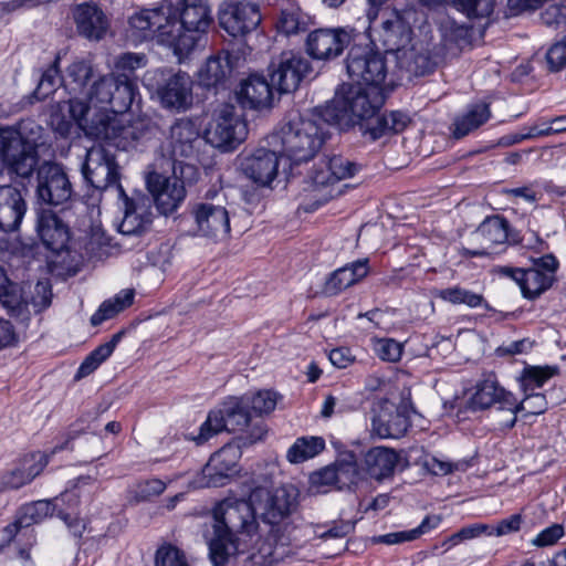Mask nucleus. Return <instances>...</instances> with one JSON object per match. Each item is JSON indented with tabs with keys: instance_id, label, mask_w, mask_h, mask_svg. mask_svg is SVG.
<instances>
[{
	"instance_id": "nucleus-1",
	"label": "nucleus",
	"mask_w": 566,
	"mask_h": 566,
	"mask_svg": "<svg viewBox=\"0 0 566 566\" xmlns=\"http://www.w3.org/2000/svg\"><path fill=\"white\" fill-rule=\"evenodd\" d=\"M211 22L210 9L206 3L182 4L177 19L172 6L163 2L129 18V36L135 43L155 40L170 49L181 61L201 44Z\"/></svg>"
},
{
	"instance_id": "nucleus-2",
	"label": "nucleus",
	"mask_w": 566,
	"mask_h": 566,
	"mask_svg": "<svg viewBox=\"0 0 566 566\" xmlns=\"http://www.w3.org/2000/svg\"><path fill=\"white\" fill-rule=\"evenodd\" d=\"M211 527L208 546L212 566H234L242 553L238 534L252 535L258 530L255 509L245 500L224 499L212 511Z\"/></svg>"
},
{
	"instance_id": "nucleus-3",
	"label": "nucleus",
	"mask_w": 566,
	"mask_h": 566,
	"mask_svg": "<svg viewBox=\"0 0 566 566\" xmlns=\"http://www.w3.org/2000/svg\"><path fill=\"white\" fill-rule=\"evenodd\" d=\"M384 102V88L343 84L326 106L324 118L340 130L359 127L366 118L379 112Z\"/></svg>"
},
{
	"instance_id": "nucleus-4",
	"label": "nucleus",
	"mask_w": 566,
	"mask_h": 566,
	"mask_svg": "<svg viewBox=\"0 0 566 566\" xmlns=\"http://www.w3.org/2000/svg\"><path fill=\"white\" fill-rule=\"evenodd\" d=\"M156 130V125L145 116L96 112L90 136L105 140L117 149L128 150L149 140Z\"/></svg>"
},
{
	"instance_id": "nucleus-5",
	"label": "nucleus",
	"mask_w": 566,
	"mask_h": 566,
	"mask_svg": "<svg viewBox=\"0 0 566 566\" xmlns=\"http://www.w3.org/2000/svg\"><path fill=\"white\" fill-rule=\"evenodd\" d=\"M277 138L282 145V154L294 164L312 159L325 140L321 123L305 117L298 112H291L283 123Z\"/></svg>"
},
{
	"instance_id": "nucleus-6",
	"label": "nucleus",
	"mask_w": 566,
	"mask_h": 566,
	"mask_svg": "<svg viewBox=\"0 0 566 566\" xmlns=\"http://www.w3.org/2000/svg\"><path fill=\"white\" fill-rule=\"evenodd\" d=\"M280 398L273 390L228 397L208 413L202 424H249L253 419L274 411Z\"/></svg>"
},
{
	"instance_id": "nucleus-7",
	"label": "nucleus",
	"mask_w": 566,
	"mask_h": 566,
	"mask_svg": "<svg viewBox=\"0 0 566 566\" xmlns=\"http://www.w3.org/2000/svg\"><path fill=\"white\" fill-rule=\"evenodd\" d=\"M558 261L552 254L534 259L530 268L497 266L494 271L513 280L524 297L533 300L547 291L556 279Z\"/></svg>"
},
{
	"instance_id": "nucleus-8",
	"label": "nucleus",
	"mask_w": 566,
	"mask_h": 566,
	"mask_svg": "<svg viewBox=\"0 0 566 566\" xmlns=\"http://www.w3.org/2000/svg\"><path fill=\"white\" fill-rule=\"evenodd\" d=\"M137 94V84L127 74L111 73L95 81L88 92L92 103L101 105L99 112L125 113Z\"/></svg>"
},
{
	"instance_id": "nucleus-9",
	"label": "nucleus",
	"mask_w": 566,
	"mask_h": 566,
	"mask_svg": "<svg viewBox=\"0 0 566 566\" xmlns=\"http://www.w3.org/2000/svg\"><path fill=\"white\" fill-rule=\"evenodd\" d=\"M346 70L355 85L384 88L388 69L385 56L367 45H353L346 57Z\"/></svg>"
},
{
	"instance_id": "nucleus-10",
	"label": "nucleus",
	"mask_w": 566,
	"mask_h": 566,
	"mask_svg": "<svg viewBox=\"0 0 566 566\" xmlns=\"http://www.w3.org/2000/svg\"><path fill=\"white\" fill-rule=\"evenodd\" d=\"M247 124L232 104H222L213 113L206 129V139L213 147H235L247 136Z\"/></svg>"
},
{
	"instance_id": "nucleus-11",
	"label": "nucleus",
	"mask_w": 566,
	"mask_h": 566,
	"mask_svg": "<svg viewBox=\"0 0 566 566\" xmlns=\"http://www.w3.org/2000/svg\"><path fill=\"white\" fill-rule=\"evenodd\" d=\"M0 153L3 163L20 177H29L38 165L36 144L11 128L0 129Z\"/></svg>"
},
{
	"instance_id": "nucleus-12",
	"label": "nucleus",
	"mask_w": 566,
	"mask_h": 566,
	"mask_svg": "<svg viewBox=\"0 0 566 566\" xmlns=\"http://www.w3.org/2000/svg\"><path fill=\"white\" fill-rule=\"evenodd\" d=\"M82 172L94 188L104 190L114 187L120 196H125L119 184L118 165L115 161V156L102 145H94L86 150Z\"/></svg>"
},
{
	"instance_id": "nucleus-13",
	"label": "nucleus",
	"mask_w": 566,
	"mask_h": 566,
	"mask_svg": "<svg viewBox=\"0 0 566 566\" xmlns=\"http://www.w3.org/2000/svg\"><path fill=\"white\" fill-rule=\"evenodd\" d=\"M473 239L481 247L479 249L463 248V255L470 258L491 256L503 252L509 242H517V239L510 233L509 221L499 214L485 218L473 233Z\"/></svg>"
},
{
	"instance_id": "nucleus-14",
	"label": "nucleus",
	"mask_w": 566,
	"mask_h": 566,
	"mask_svg": "<svg viewBox=\"0 0 566 566\" xmlns=\"http://www.w3.org/2000/svg\"><path fill=\"white\" fill-rule=\"evenodd\" d=\"M470 403L473 410L493 408L492 412L503 413L504 424H515L517 421L514 416L516 398L501 387L494 376H489L476 385Z\"/></svg>"
},
{
	"instance_id": "nucleus-15",
	"label": "nucleus",
	"mask_w": 566,
	"mask_h": 566,
	"mask_svg": "<svg viewBox=\"0 0 566 566\" xmlns=\"http://www.w3.org/2000/svg\"><path fill=\"white\" fill-rule=\"evenodd\" d=\"M310 71V61L301 52L284 51L270 65L271 83L280 93H291Z\"/></svg>"
},
{
	"instance_id": "nucleus-16",
	"label": "nucleus",
	"mask_w": 566,
	"mask_h": 566,
	"mask_svg": "<svg viewBox=\"0 0 566 566\" xmlns=\"http://www.w3.org/2000/svg\"><path fill=\"white\" fill-rule=\"evenodd\" d=\"M218 22L229 35L243 36L261 22L259 7L242 1H223L218 9Z\"/></svg>"
},
{
	"instance_id": "nucleus-17",
	"label": "nucleus",
	"mask_w": 566,
	"mask_h": 566,
	"mask_svg": "<svg viewBox=\"0 0 566 566\" xmlns=\"http://www.w3.org/2000/svg\"><path fill=\"white\" fill-rule=\"evenodd\" d=\"M36 195L39 200L50 206L64 205L72 198V184L60 165L45 163L40 166Z\"/></svg>"
},
{
	"instance_id": "nucleus-18",
	"label": "nucleus",
	"mask_w": 566,
	"mask_h": 566,
	"mask_svg": "<svg viewBox=\"0 0 566 566\" xmlns=\"http://www.w3.org/2000/svg\"><path fill=\"white\" fill-rule=\"evenodd\" d=\"M90 105L76 97L56 104L50 116V124L55 133L62 137L71 135L74 126L90 136L93 117L87 118Z\"/></svg>"
},
{
	"instance_id": "nucleus-19",
	"label": "nucleus",
	"mask_w": 566,
	"mask_h": 566,
	"mask_svg": "<svg viewBox=\"0 0 566 566\" xmlns=\"http://www.w3.org/2000/svg\"><path fill=\"white\" fill-rule=\"evenodd\" d=\"M371 424H412L423 420L411 401L410 390L401 392L398 406L387 398H379L371 406Z\"/></svg>"
},
{
	"instance_id": "nucleus-20",
	"label": "nucleus",
	"mask_w": 566,
	"mask_h": 566,
	"mask_svg": "<svg viewBox=\"0 0 566 566\" xmlns=\"http://www.w3.org/2000/svg\"><path fill=\"white\" fill-rule=\"evenodd\" d=\"M147 188L154 197L158 211L165 216L175 212L186 198L184 181L176 176L165 177L151 172L147 177Z\"/></svg>"
},
{
	"instance_id": "nucleus-21",
	"label": "nucleus",
	"mask_w": 566,
	"mask_h": 566,
	"mask_svg": "<svg viewBox=\"0 0 566 566\" xmlns=\"http://www.w3.org/2000/svg\"><path fill=\"white\" fill-rule=\"evenodd\" d=\"M265 495L259 510L264 522L275 525L287 517L296 507L297 490L293 485H283L272 492L259 490L252 497Z\"/></svg>"
},
{
	"instance_id": "nucleus-22",
	"label": "nucleus",
	"mask_w": 566,
	"mask_h": 566,
	"mask_svg": "<svg viewBox=\"0 0 566 566\" xmlns=\"http://www.w3.org/2000/svg\"><path fill=\"white\" fill-rule=\"evenodd\" d=\"M191 214L195 219L197 233L201 237L222 240L230 232L229 212L220 203H198L193 207Z\"/></svg>"
},
{
	"instance_id": "nucleus-23",
	"label": "nucleus",
	"mask_w": 566,
	"mask_h": 566,
	"mask_svg": "<svg viewBox=\"0 0 566 566\" xmlns=\"http://www.w3.org/2000/svg\"><path fill=\"white\" fill-rule=\"evenodd\" d=\"M237 55L229 51H219L210 55L198 71V82L206 88H226L230 82Z\"/></svg>"
},
{
	"instance_id": "nucleus-24",
	"label": "nucleus",
	"mask_w": 566,
	"mask_h": 566,
	"mask_svg": "<svg viewBox=\"0 0 566 566\" xmlns=\"http://www.w3.org/2000/svg\"><path fill=\"white\" fill-rule=\"evenodd\" d=\"M349 44V35L343 30L319 29L307 36L306 46L311 56L329 60L338 56Z\"/></svg>"
},
{
	"instance_id": "nucleus-25",
	"label": "nucleus",
	"mask_w": 566,
	"mask_h": 566,
	"mask_svg": "<svg viewBox=\"0 0 566 566\" xmlns=\"http://www.w3.org/2000/svg\"><path fill=\"white\" fill-rule=\"evenodd\" d=\"M158 96L164 107L186 111L192 103V80L186 72L170 75L158 87Z\"/></svg>"
},
{
	"instance_id": "nucleus-26",
	"label": "nucleus",
	"mask_w": 566,
	"mask_h": 566,
	"mask_svg": "<svg viewBox=\"0 0 566 566\" xmlns=\"http://www.w3.org/2000/svg\"><path fill=\"white\" fill-rule=\"evenodd\" d=\"M241 168L253 182L268 186L277 175L279 157L273 150L260 148L242 160Z\"/></svg>"
},
{
	"instance_id": "nucleus-27",
	"label": "nucleus",
	"mask_w": 566,
	"mask_h": 566,
	"mask_svg": "<svg viewBox=\"0 0 566 566\" xmlns=\"http://www.w3.org/2000/svg\"><path fill=\"white\" fill-rule=\"evenodd\" d=\"M272 85L263 75L252 74L243 80L237 91V98L242 107L263 109L272 106Z\"/></svg>"
},
{
	"instance_id": "nucleus-28",
	"label": "nucleus",
	"mask_w": 566,
	"mask_h": 566,
	"mask_svg": "<svg viewBox=\"0 0 566 566\" xmlns=\"http://www.w3.org/2000/svg\"><path fill=\"white\" fill-rule=\"evenodd\" d=\"M238 454L230 446L222 447L214 452L202 469L206 485L218 488L226 484L227 480L235 472Z\"/></svg>"
},
{
	"instance_id": "nucleus-29",
	"label": "nucleus",
	"mask_w": 566,
	"mask_h": 566,
	"mask_svg": "<svg viewBox=\"0 0 566 566\" xmlns=\"http://www.w3.org/2000/svg\"><path fill=\"white\" fill-rule=\"evenodd\" d=\"M369 273L367 258L348 263L332 272L325 281L324 293L333 296L361 281Z\"/></svg>"
},
{
	"instance_id": "nucleus-30",
	"label": "nucleus",
	"mask_w": 566,
	"mask_h": 566,
	"mask_svg": "<svg viewBox=\"0 0 566 566\" xmlns=\"http://www.w3.org/2000/svg\"><path fill=\"white\" fill-rule=\"evenodd\" d=\"M74 20L78 33L88 40L98 41L108 30V20L96 4H78L74 10Z\"/></svg>"
},
{
	"instance_id": "nucleus-31",
	"label": "nucleus",
	"mask_w": 566,
	"mask_h": 566,
	"mask_svg": "<svg viewBox=\"0 0 566 566\" xmlns=\"http://www.w3.org/2000/svg\"><path fill=\"white\" fill-rule=\"evenodd\" d=\"M25 209V202L15 188L0 186V231L11 232L17 230Z\"/></svg>"
},
{
	"instance_id": "nucleus-32",
	"label": "nucleus",
	"mask_w": 566,
	"mask_h": 566,
	"mask_svg": "<svg viewBox=\"0 0 566 566\" xmlns=\"http://www.w3.org/2000/svg\"><path fill=\"white\" fill-rule=\"evenodd\" d=\"M409 120L408 115L399 111L388 114H379L377 112L375 115L366 118L358 128L363 135H368L373 140H376L385 135L402 132Z\"/></svg>"
},
{
	"instance_id": "nucleus-33",
	"label": "nucleus",
	"mask_w": 566,
	"mask_h": 566,
	"mask_svg": "<svg viewBox=\"0 0 566 566\" xmlns=\"http://www.w3.org/2000/svg\"><path fill=\"white\" fill-rule=\"evenodd\" d=\"M36 230L49 250L59 253L66 248L70 239L69 229L51 211H43L39 216Z\"/></svg>"
},
{
	"instance_id": "nucleus-34",
	"label": "nucleus",
	"mask_w": 566,
	"mask_h": 566,
	"mask_svg": "<svg viewBox=\"0 0 566 566\" xmlns=\"http://www.w3.org/2000/svg\"><path fill=\"white\" fill-rule=\"evenodd\" d=\"M359 170V166L343 157L333 156L315 169L311 179L315 186H326L338 180L352 178Z\"/></svg>"
},
{
	"instance_id": "nucleus-35",
	"label": "nucleus",
	"mask_w": 566,
	"mask_h": 566,
	"mask_svg": "<svg viewBox=\"0 0 566 566\" xmlns=\"http://www.w3.org/2000/svg\"><path fill=\"white\" fill-rule=\"evenodd\" d=\"M198 137L199 132L191 120L178 119L170 127L169 147L172 158L178 160L190 156Z\"/></svg>"
},
{
	"instance_id": "nucleus-36",
	"label": "nucleus",
	"mask_w": 566,
	"mask_h": 566,
	"mask_svg": "<svg viewBox=\"0 0 566 566\" xmlns=\"http://www.w3.org/2000/svg\"><path fill=\"white\" fill-rule=\"evenodd\" d=\"M398 459L392 449L376 447L365 454L364 463L368 475L380 481L394 474Z\"/></svg>"
},
{
	"instance_id": "nucleus-37",
	"label": "nucleus",
	"mask_w": 566,
	"mask_h": 566,
	"mask_svg": "<svg viewBox=\"0 0 566 566\" xmlns=\"http://www.w3.org/2000/svg\"><path fill=\"white\" fill-rule=\"evenodd\" d=\"M410 27L397 12H392L381 23L380 38L388 51L400 52L401 48L410 41Z\"/></svg>"
},
{
	"instance_id": "nucleus-38",
	"label": "nucleus",
	"mask_w": 566,
	"mask_h": 566,
	"mask_svg": "<svg viewBox=\"0 0 566 566\" xmlns=\"http://www.w3.org/2000/svg\"><path fill=\"white\" fill-rule=\"evenodd\" d=\"M442 521L440 515H427L422 522L415 528L408 531H399L373 537V542L377 544L397 545L406 542H412L422 535L437 528Z\"/></svg>"
},
{
	"instance_id": "nucleus-39",
	"label": "nucleus",
	"mask_w": 566,
	"mask_h": 566,
	"mask_svg": "<svg viewBox=\"0 0 566 566\" xmlns=\"http://www.w3.org/2000/svg\"><path fill=\"white\" fill-rule=\"evenodd\" d=\"M490 117L491 111L489 104L480 102L470 105L467 112L454 120L453 136L459 139L469 135L486 123Z\"/></svg>"
},
{
	"instance_id": "nucleus-40",
	"label": "nucleus",
	"mask_w": 566,
	"mask_h": 566,
	"mask_svg": "<svg viewBox=\"0 0 566 566\" xmlns=\"http://www.w3.org/2000/svg\"><path fill=\"white\" fill-rule=\"evenodd\" d=\"M149 222L145 200L133 201L125 196V214L119 224V231L127 235L138 234Z\"/></svg>"
},
{
	"instance_id": "nucleus-41",
	"label": "nucleus",
	"mask_w": 566,
	"mask_h": 566,
	"mask_svg": "<svg viewBox=\"0 0 566 566\" xmlns=\"http://www.w3.org/2000/svg\"><path fill=\"white\" fill-rule=\"evenodd\" d=\"M290 554L291 548L280 541L276 535L270 534L262 541L256 553L251 555V559L259 566H270L284 560Z\"/></svg>"
},
{
	"instance_id": "nucleus-42",
	"label": "nucleus",
	"mask_w": 566,
	"mask_h": 566,
	"mask_svg": "<svg viewBox=\"0 0 566 566\" xmlns=\"http://www.w3.org/2000/svg\"><path fill=\"white\" fill-rule=\"evenodd\" d=\"M133 290H122L113 298L104 301L98 310L92 315L91 324L97 326L104 321L111 319L118 313L127 308L133 304L134 301Z\"/></svg>"
},
{
	"instance_id": "nucleus-43",
	"label": "nucleus",
	"mask_w": 566,
	"mask_h": 566,
	"mask_svg": "<svg viewBox=\"0 0 566 566\" xmlns=\"http://www.w3.org/2000/svg\"><path fill=\"white\" fill-rule=\"evenodd\" d=\"M0 302L12 315H20L28 306L22 300L19 285L9 280L2 266H0Z\"/></svg>"
},
{
	"instance_id": "nucleus-44",
	"label": "nucleus",
	"mask_w": 566,
	"mask_h": 566,
	"mask_svg": "<svg viewBox=\"0 0 566 566\" xmlns=\"http://www.w3.org/2000/svg\"><path fill=\"white\" fill-rule=\"evenodd\" d=\"M325 448V442L319 437H301L290 447L286 458L291 463H301L314 458Z\"/></svg>"
},
{
	"instance_id": "nucleus-45",
	"label": "nucleus",
	"mask_w": 566,
	"mask_h": 566,
	"mask_svg": "<svg viewBox=\"0 0 566 566\" xmlns=\"http://www.w3.org/2000/svg\"><path fill=\"white\" fill-rule=\"evenodd\" d=\"M93 69L85 61H75L66 70L63 77V85L70 93H82L92 77Z\"/></svg>"
},
{
	"instance_id": "nucleus-46",
	"label": "nucleus",
	"mask_w": 566,
	"mask_h": 566,
	"mask_svg": "<svg viewBox=\"0 0 566 566\" xmlns=\"http://www.w3.org/2000/svg\"><path fill=\"white\" fill-rule=\"evenodd\" d=\"M54 505L51 501L41 500L23 505L18 514V523L29 528L33 524L42 522L48 516L53 515Z\"/></svg>"
},
{
	"instance_id": "nucleus-47",
	"label": "nucleus",
	"mask_w": 566,
	"mask_h": 566,
	"mask_svg": "<svg viewBox=\"0 0 566 566\" xmlns=\"http://www.w3.org/2000/svg\"><path fill=\"white\" fill-rule=\"evenodd\" d=\"M558 373L557 367L553 366H528L525 367L521 377L520 385L525 394L533 392L541 388L548 379Z\"/></svg>"
},
{
	"instance_id": "nucleus-48",
	"label": "nucleus",
	"mask_w": 566,
	"mask_h": 566,
	"mask_svg": "<svg viewBox=\"0 0 566 566\" xmlns=\"http://www.w3.org/2000/svg\"><path fill=\"white\" fill-rule=\"evenodd\" d=\"M307 27V17L296 6H289L281 10L276 22L280 32L291 35L305 31Z\"/></svg>"
},
{
	"instance_id": "nucleus-49",
	"label": "nucleus",
	"mask_w": 566,
	"mask_h": 566,
	"mask_svg": "<svg viewBox=\"0 0 566 566\" xmlns=\"http://www.w3.org/2000/svg\"><path fill=\"white\" fill-rule=\"evenodd\" d=\"M398 59L401 66L416 76H422L430 73L434 66L428 54L416 52L412 49L403 51Z\"/></svg>"
},
{
	"instance_id": "nucleus-50",
	"label": "nucleus",
	"mask_w": 566,
	"mask_h": 566,
	"mask_svg": "<svg viewBox=\"0 0 566 566\" xmlns=\"http://www.w3.org/2000/svg\"><path fill=\"white\" fill-rule=\"evenodd\" d=\"M335 473L337 474V489L343 490L356 484L360 479L356 461L353 454L336 461L334 464Z\"/></svg>"
},
{
	"instance_id": "nucleus-51",
	"label": "nucleus",
	"mask_w": 566,
	"mask_h": 566,
	"mask_svg": "<svg viewBox=\"0 0 566 566\" xmlns=\"http://www.w3.org/2000/svg\"><path fill=\"white\" fill-rule=\"evenodd\" d=\"M547 408V401L542 394L527 392L526 397L520 403L516 402L514 408V416L517 421H527L531 416H538Z\"/></svg>"
},
{
	"instance_id": "nucleus-52",
	"label": "nucleus",
	"mask_w": 566,
	"mask_h": 566,
	"mask_svg": "<svg viewBox=\"0 0 566 566\" xmlns=\"http://www.w3.org/2000/svg\"><path fill=\"white\" fill-rule=\"evenodd\" d=\"M451 3L470 19L486 18L494 8V0H451Z\"/></svg>"
},
{
	"instance_id": "nucleus-53",
	"label": "nucleus",
	"mask_w": 566,
	"mask_h": 566,
	"mask_svg": "<svg viewBox=\"0 0 566 566\" xmlns=\"http://www.w3.org/2000/svg\"><path fill=\"white\" fill-rule=\"evenodd\" d=\"M63 83V77L60 75V69H59V57L55 59V61L50 65L44 73L42 74V77L38 84V87L34 91V95L38 99H44L50 94H52L57 83Z\"/></svg>"
},
{
	"instance_id": "nucleus-54",
	"label": "nucleus",
	"mask_w": 566,
	"mask_h": 566,
	"mask_svg": "<svg viewBox=\"0 0 566 566\" xmlns=\"http://www.w3.org/2000/svg\"><path fill=\"white\" fill-rule=\"evenodd\" d=\"M155 565L189 566L185 553L171 544L163 545L157 549Z\"/></svg>"
},
{
	"instance_id": "nucleus-55",
	"label": "nucleus",
	"mask_w": 566,
	"mask_h": 566,
	"mask_svg": "<svg viewBox=\"0 0 566 566\" xmlns=\"http://www.w3.org/2000/svg\"><path fill=\"white\" fill-rule=\"evenodd\" d=\"M469 467V462H449L440 460L436 457L426 458L423 461V468L433 475H447L453 471H465Z\"/></svg>"
},
{
	"instance_id": "nucleus-56",
	"label": "nucleus",
	"mask_w": 566,
	"mask_h": 566,
	"mask_svg": "<svg viewBox=\"0 0 566 566\" xmlns=\"http://www.w3.org/2000/svg\"><path fill=\"white\" fill-rule=\"evenodd\" d=\"M145 54L127 52L119 55L115 62V74H127L130 77L136 70L146 65Z\"/></svg>"
},
{
	"instance_id": "nucleus-57",
	"label": "nucleus",
	"mask_w": 566,
	"mask_h": 566,
	"mask_svg": "<svg viewBox=\"0 0 566 566\" xmlns=\"http://www.w3.org/2000/svg\"><path fill=\"white\" fill-rule=\"evenodd\" d=\"M376 355L386 361H397L402 354L400 343L391 338L377 339L374 344Z\"/></svg>"
},
{
	"instance_id": "nucleus-58",
	"label": "nucleus",
	"mask_w": 566,
	"mask_h": 566,
	"mask_svg": "<svg viewBox=\"0 0 566 566\" xmlns=\"http://www.w3.org/2000/svg\"><path fill=\"white\" fill-rule=\"evenodd\" d=\"M52 286L49 280L39 281L31 297V305L36 313L48 308L52 302Z\"/></svg>"
},
{
	"instance_id": "nucleus-59",
	"label": "nucleus",
	"mask_w": 566,
	"mask_h": 566,
	"mask_svg": "<svg viewBox=\"0 0 566 566\" xmlns=\"http://www.w3.org/2000/svg\"><path fill=\"white\" fill-rule=\"evenodd\" d=\"M49 459L45 453L35 452L25 455L20 467L24 471V473L28 475L30 481L35 479L48 465Z\"/></svg>"
},
{
	"instance_id": "nucleus-60",
	"label": "nucleus",
	"mask_w": 566,
	"mask_h": 566,
	"mask_svg": "<svg viewBox=\"0 0 566 566\" xmlns=\"http://www.w3.org/2000/svg\"><path fill=\"white\" fill-rule=\"evenodd\" d=\"M565 534L562 524H553L539 532L532 541L536 547H548L555 545Z\"/></svg>"
},
{
	"instance_id": "nucleus-61",
	"label": "nucleus",
	"mask_w": 566,
	"mask_h": 566,
	"mask_svg": "<svg viewBox=\"0 0 566 566\" xmlns=\"http://www.w3.org/2000/svg\"><path fill=\"white\" fill-rule=\"evenodd\" d=\"M227 427H187L184 433L186 440L192 441L196 446H202L211 438L219 434Z\"/></svg>"
},
{
	"instance_id": "nucleus-62",
	"label": "nucleus",
	"mask_w": 566,
	"mask_h": 566,
	"mask_svg": "<svg viewBox=\"0 0 566 566\" xmlns=\"http://www.w3.org/2000/svg\"><path fill=\"white\" fill-rule=\"evenodd\" d=\"M30 482L22 468L18 467L1 475L0 491L18 490Z\"/></svg>"
},
{
	"instance_id": "nucleus-63",
	"label": "nucleus",
	"mask_w": 566,
	"mask_h": 566,
	"mask_svg": "<svg viewBox=\"0 0 566 566\" xmlns=\"http://www.w3.org/2000/svg\"><path fill=\"white\" fill-rule=\"evenodd\" d=\"M311 483L318 492H325V490H322L323 488H337V474L335 473L334 465L325 467L319 471L312 473Z\"/></svg>"
},
{
	"instance_id": "nucleus-64",
	"label": "nucleus",
	"mask_w": 566,
	"mask_h": 566,
	"mask_svg": "<svg viewBox=\"0 0 566 566\" xmlns=\"http://www.w3.org/2000/svg\"><path fill=\"white\" fill-rule=\"evenodd\" d=\"M546 61L551 71H559L566 66V38L549 48Z\"/></svg>"
}]
</instances>
